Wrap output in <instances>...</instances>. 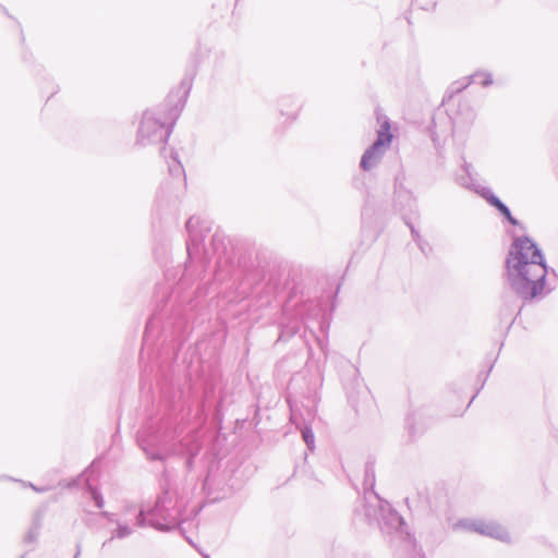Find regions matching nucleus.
Returning a JSON list of instances; mask_svg holds the SVG:
<instances>
[{
  "instance_id": "f257e3e1",
  "label": "nucleus",
  "mask_w": 558,
  "mask_h": 558,
  "mask_svg": "<svg viewBox=\"0 0 558 558\" xmlns=\"http://www.w3.org/2000/svg\"><path fill=\"white\" fill-rule=\"evenodd\" d=\"M507 266L512 286L520 295L530 299L542 291L546 269L537 246H514Z\"/></svg>"
},
{
  "instance_id": "f03ea898",
  "label": "nucleus",
  "mask_w": 558,
  "mask_h": 558,
  "mask_svg": "<svg viewBox=\"0 0 558 558\" xmlns=\"http://www.w3.org/2000/svg\"><path fill=\"white\" fill-rule=\"evenodd\" d=\"M390 123L388 121H384L380 125V130L378 131V137L374 145L376 147L381 148L384 146H388L392 141V134L390 132Z\"/></svg>"
},
{
  "instance_id": "7ed1b4c3",
  "label": "nucleus",
  "mask_w": 558,
  "mask_h": 558,
  "mask_svg": "<svg viewBox=\"0 0 558 558\" xmlns=\"http://www.w3.org/2000/svg\"><path fill=\"white\" fill-rule=\"evenodd\" d=\"M379 150L380 148L373 144V146L365 151L361 160V166L363 169L368 170L377 162L379 159Z\"/></svg>"
},
{
  "instance_id": "20e7f679",
  "label": "nucleus",
  "mask_w": 558,
  "mask_h": 558,
  "mask_svg": "<svg viewBox=\"0 0 558 558\" xmlns=\"http://www.w3.org/2000/svg\"><path fill=\"white\" fill-rule=\"evenodd\" d=\"M475 530L485 535L501 537L499 530L493 525H482L480 527H476Z\"/></svg>"
},
{
  "instance_id": "39448f33",
  "label": "nucleus",
  "mask_w": 558,
  "mask_h": 558,
  "mask_svg": "<svg viewBox=\"0 0 558 558\" xmlns=\"http://www.w3.org/2000/svg\"><path fill=\"white\" fill-rule=\"evenodd\" d=\"M490 204L494 205L499 211H501L502 209H505V205L497 198V197H492L490 198Z\"/></svg>"
},
{
  "instance_id": "423d86ee",
  "label": "nucleus",
  "mask_w": 558,
  "mask_h": 558,
  "mask_svg": "<svg viewBox=\"0 0 558 558\" xmlns=\"http://www.w3.org/2000/svg\"><path fill=\"white\" fill-rule=\"evenodd\" d=\"M509 221H511L512 223H515V220L512 218L509 209L507 207H505V209H502L500 211Z\"/></svg>"
},
{
  "instance_id": "0eeeda50",
  "label": "nucleus",
  "mask_w": 558,
  "mask_h": 558,
  "mask_svg": "<svg viewBox=\"0 0 558 558\" xmlns=\"http://www.w3.org/2000/svg\"><path fill=\"white\" fill-rule=\"evenodd\" d=\"M151 124V121H147L145 123H143L142 128H141V132H145V129H149Z\"/></svg>"
}]
</instances>
